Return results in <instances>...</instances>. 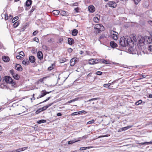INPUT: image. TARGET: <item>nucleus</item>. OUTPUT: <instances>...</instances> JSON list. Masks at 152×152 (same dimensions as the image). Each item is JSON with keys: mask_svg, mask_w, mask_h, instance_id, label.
Returning a JSON list of instances; mask_svg holds the SVG:
<instances>
[{"mask_svg": "<svg viewBox=\"0 0 152 152\" xmlns=\"http://www.w3.org/2000/svg\"><path fill=\"white\" fill-rule=\"evenodd\" d=\"M4 80L5 81L8 83L11 84L13 85L16 84L15 82L13 81L12 78L9 76H5Z\"/></svg>", "mask_w": 152, "mask_h": 152, "instance_id": "nucleus-4", "label": "nucleus"}, {"mask_svg": "<svg viewBox=\"0 0 152 152\" xmlns=\"http://www.w3.org/2000/svg\"><path fill=\"white\" fill-rule=\"evenodd\" d=\"M141 0H134V3L135 4H138V3Z\"/></svg>", "mask_w": 152, "mask_h": 152, "instance_id": "nucleus-49", "label": "nucleus"}, {"mask_svg": "<svg viewBox=\"0 0 152 152\" xmlns=\"http://www.w3.org/2000/svg\"><path fill=\"white\" fill-rule=\"evenodd\" d=\"M42 48L43 49H44L46 50H47L48 49V47L46 45H43L42 46Z\"/></svg>", "mask_w": 152, "mask_h": 152, "instance_id": "nucleus-54", "label": "nucleus"}, {"mask_svg": "<svg viewBox=\"0 0 152 152\" xmlns=\"http://www.w3.org/2000/svg\"><path fill=\"white\" fill-rule=\"evenodd\" d=\"M19 54L20 55H21L22 56H24V53H23V52L22 51H20L19 53Z\"/></svg>", "mask_w": 152, "mask_h": 152, "instance_id": "nucleus-57", "label": "nucleus"}, {"mask_svg": "<svg viewBox=\"0 0 152 152\" xmlns=\"http://www.w3.org/2000/svg\"><path fill=\"white\" fill-rule=\"evenodd\" d=\"M29 59L31 63H34L35 61V58L34 56H31L29 57Z\"/></svg>", "mask_w": 152, "mask_h": 152, "instance_id": "nucleus-20", "label": "nucleus"}, {"mask_svg": "<svg viewBox=\"0 0 152 152\" xmlns=\"http://www.w3.org/2000/svg\"><path fill=\"white\" fill-rule=\"evenodd\" d=\"M78 33V30L76 29H74L72 32V35L73 36H76Z\"/></svg>", "mask_w": 152, "mask_h": 152, "instance_id": "nucleus-26", "label": "nucleus"}, {"mask_svg": "<svg viewBox=\"0 0 152 152\" xmlns=\"http://www.w3.org/2000/svg\"><path fill=\"white\" fill-rule=\"evenodd\" d=\"M28 148L27 147H25L23 148H20L19 149H16L15 150L13 151V152H19L21 151H24L25 150L27 149Z\"/></svg>", "mask_w": 152, "mask_h": 152, "instance_id": "nucleus-17", "label": "nucleus"}, {"mask_svg": "<svg viewBox=\"0 0 152 152\" xmlns=\"http://www.w3.org/2000/svg\"><path fill=\"white\" fill-rule=\"evenodd\" d=\"M79 4L78 2H76L73 4L72 6H77Z\"/></svg>", "mask_w": 152, "mask_h": 152, "instance_id": "nucleus-58", "label": "nucleus"}, {"mask_svg": "<svg viewBox=\"0 0 152 152\" xmlns=\"http://www.w3.org/2000/svg\"><path fill=\"white\" fill-rule=\"evenodd\" d=\"M5 19L6 20H8V16L7 14H5Z\"/></svg>", "mask_w": 152, "mask_h": 152, "instance_id": "nucleus-56", "label": "nucleus"}, {"mask_svg": "<svg viewBox=\"0 0 152 152\" xmlns=\"http://www.w3.org/2000/svg\"><path fill=\"white\" fill-rule=\"evenodd\" d=\"M146 145H148L150 144H152V141H150L149 142H146Z\"/></svg>", "mask_w": 152, "mask_h": 152, "instance_id": "nucleus-64", "label": "nucleus"}, {"mask_svg": "<svg viewBox=\"0 0 152 152\" xmlns=\"http://www.w3.org/2000/svg\"><path fill=\"white\" fill-rule=\"evenodd\" d=\"M50 97H48L46 100H45L44 101H43L42 102H41L39 103V104H37V105H38V104H41V103H42L45 102H47V101L48 100L50 99Z\"/></svg>", "mask_w": 152, "mask_h": 152, "instance_id": "nucleus-41", "label": "nucleus"}, {"mask_svg": "<svg viewBox=\"0 0 152 152\" xmlns=\"http://www.w3.org/2000/svg\"><path fill=\"white\" fill-rule=\"evenodd\" d=\"M63 40V38L62 37H61L59 38V42L60 43H61Z\"/></svg>", "mask_w": 152, "mask_h": 152, "instance_id": "nucleus-47", "label": "nucleus"}, {"mask_svg": "<svg viewBox=\"0 0 152 152\" xmlns=\"http://www.w3.org/2000/svg\"><path fill=\"white\" fill-rule=\"evenodd\" d=\"M79 141H80V140H77L76 139H74L72 140L68 141V143L69 145L75 142H77Z\"/></svg>", "mask_w": 152, "mask_h": 152, "instance_id": "nucleus-19", "label": "nucleus"}, {"mask_svg": "<svg viewBox=\"0 0 152 152\" xmlns=\"http://www.w3.org/2000/svg\"><path fill=\"white\" fill-rule=\"evenodd\" d=\"M91 148V147H81L80 149V151L85 150L87 149H89L90 148Z\"/></svg>", "mask_w": 152, "mask_h": 152, "instance_id": "nucleus-33", "label": "nucleus"}, {"mask_svg": "<svg viewBox=\"0 0 152 152\" xmlns=\"http://www.w3.org/2000/svg\"><path fill=\"white\" fill-rule=\"evenodd\" d=\"M99 99V98H92L91 99H89L88 101V102H91V101H93V100H95L97 99Z\"/></svg>", "mask_w": 152, "mask_h": 152, "instance_id": "nucleus-51", "label": "nucleus"}, {"mask_svg": "<svg viewBox=\"0 0 152 152\" xmlns=\"http://www.w3.org/2000/svg\"><path fill=\"white\" fill-rule=\"evenodd\" d=\"M94 29H95L96 32L99 33L101 32L104 31L105 28L102 24H98L96 25L94 27Z\"/></svg>", "mask_w": 152, "mask_h": 152, "instance_id": "nucleus-3", "label": "nucleus"}, {"mask_svg": "<svg viewBox=\"0 0 152 152\" xmlns=\"http://www.w3.org/2000/svg\"><path fill=\"white\" fill-rule=\"evenodd\" d=\"M110 46L113 48H115L117 47V44L114 42L111 41L110 42Z\"/></svg>", "mask_w": 152, "mask_h": 152, "instance_id": "nucleus-22", "label": "nucleus"}, {"mask_svg": "<svg viewBox=\"0 0 152 152\" xmlns=\"http://www.w3.org/2000/svg\"><path fill=\"white\" fill-rule=\"evenodd\" d=\"M95 121L94 120H92V121H89L87 123V124H91L93 123Z\"/></svg>", "mask_w": 152, "mask_h": 152, "instance_id": "nucleus-52", "label": "nucleus"}, {"mask_svg": "<svg viewBox=\"0 0 152 152\" xmlns=\"http://www.w3.org/2000/svg\"><path fill=\"white\" fill-rule=\"evenodd\" d=\"M145 43L146 42L144 37H142L139 40L138 42L140 45L142 46L145 44Z\"/></svg>", "mask_w": 152, "mask_h": 152, "instance_id": "nucleus-6", "label": "nucleus"}, {"mask_svg": "<svg viewBox=\"0 0 152 152\" xmlns=\"http://www.w3.org/2000/svg\"><path fill=\"white\" fill-rule=\"evenodd\" d=\"M20 23L19 21H17L13 24V26L14 28L17 27L19 24Z\"/></svg>", "mask_w": 152, "mask_h": 152, "instance_id": "nucleus-35", "label": "nucleus"}, {"mask_svg": "<svg viewBox=\"0 0 152 152\" xmlns=\"http://www.w3.org/2000/svg\"><path fill=\"white\" fill-rule=\"evenodd\" d=\"M38 33V31H36L34 32L33 33V35L34 36H35Z\"/></svg>", "mask_w": 152, "mask_h": 152, "instance_id": "nucleus-60", "label": "nucleus"}, {"mask_svg": "<svg viewBox=\"0 0 152 152\" xmlns=\"http://www.w3.org/2000/svg\"><path fill=\"white\" fill-rule=\"evenodd\" d=\"M102 72L101 71H97L96 73V74L99 75H101L102 74Z\"/></svg>", "mask_w": 152, "mask_h": 152, "instance_id": "nucleus-50", "label": "nucleus"}, {"mask_svg": "<svg viewBox=\"0 0 152 152\" xmlns=\"http://www.w3.org/2000/svg\"><path fill=\"white\" fill-rule=\"evenodd\" d=\"M118 33L113 31H111L110 32V37L115 40H117L118 37Z\"/></svg>", "mask_w": 152, "mask_h": 152, "instance_id": "nucleus-5", "label": "nucleus"}, {"mask_svg": "<svg viewBox=\"0 0 152 152\" xmlns=\"http://www.w3.org/2000/svg\"><path fill=\"white\" fill-rule=\"evenodd\" d=\"M10 72L11 73V75H12V76L14 75L15 74V73L14 70H13V69H11V70H10Z\"/></svg>", "mask_w": 152, "mask_h": 152, "instance_id": "nucleus-43", "label": "nucleus"}, {"mask_svg": "<svg viewBox=\"0 0 152 152\" xmlns=\"http://www.w3.org/2000/svg\"><path fill=\"white\" fill-rule=\"evenodd\" d=\"M108 5L109 7H113V8H115L117 6L116 3L113 1H109L108 3Z\"/></svg>", "mask_w": 152, "mask_h": 152, "instance_id": "nucleus-7", "label": "nucleus"}, {"mask_svg": "<svg viewBox=\"0 0 152 152\" xmlns=\"http://www.w3.org/2000/svg\"><path fill=\"white\" fill-rule=\"evenodd\" d=\"M33 40L35 41V42H39V39L37 38H36V37H35L34 38V39Z\"/></svg>", "mask_w": 152, "mask_h": 152, "instance_id": "nucleus-55", "label": "nucleus"}, {"mask_svg": "<svg viewBox=\"0 0 152 152\" xmlns=\"http://www.w3.org/2000/svg\"><path fill=\"white\" fill-rule=\"evenodd\" d=\"M110 85V83L105 84L103 85V86L104 87L108 88Z\"/></svg>", "mask_w": 152, "mask_h": 152, "instance_id": "nucleus-46", "label": "nucleus"}, {"mask_svg": "<svg viewBox=\"0 0 152 152\" xmlns=\"http://www.w3.org/2000/svg\"><path fill=\"white\" fill-rule=\"evenodd\" d=\"M148 49L150 52L152 54V45H150L148 46Z\"/></svg>", "mask_w": 152, "mask_h": 152, "instance_id": "nucleus-34", "label": "nucleus"}, {"mask_svg": "<svg viewBox=\"0 0 152 152\" xmlns=\"http://www.w3.org/2000/svg\"><path fill=\"white\" fill-rule=\"evenodd\" d=\"M94 61L95 64L99 63H101L102 62L101 59H94Z\"/></svg>", "mask_w": 152, "mask_h": 152, "instance_id": "nucleus-37", "label": "nucleus"}, {"mask_svg": "<svg viewBox=\"0 0 152 152\" xmlns=\"http://www.w3.org/2000/svg\"><path fill=\"white\" fill-rule=\"evenodd\" d=\"M13 18V16L12 15H10L8 16V20H11Z\"/></svg>", "mask_w": 152, "mask_h": 152, "instance_id": "nucleus-61", "label": "nucleus"}, {"mask_svg": "<svg viewBox=\"0 0 152 152\" xmlns=\"http://www.w3.org/2000/svg\"><path fill=\"white\" fill-rule=\"evenodd\" d=\"M2 59L4 62H8L10 61V58L8 56H3L2 57Z\"/></svg>", "mask_w": 152, "mask_h": 152, "instance_id": "nucleus-14", "label": "nucleus"}, {"mask_svg": "<svg viewBox=\"0 0 152 152\" xmlns=\"http://www.w3.org/2000/svg\"><path fill=\"white\" fill-rule=\"evenodd\" d=\"M15 69L16 70L19 71H21L23 70V68L21 66L18 64H15Z\"/></svg>", "mask_w": 152, "mask_h": 152, "instance_id": "nucleus-9", "label": "nucleus"}, {"mask_svg": "<svg viewBox=\"0 0 152 152\" xmlns=\"http://www.w3.org/2000/svg\"><path fill=\"white\" fill-rule=\"evenodd\" d=\"M106 37L104 34H102L100 36L99 39V41H100L101 44L102 43L101 42L103 41V39Z\"/></svg>", "mask_w": 152, "mask_h": 152, "instance_id": "nucleus-21", "label": "nucleus"}, {"mask_svg": "<svg viewBox=\"0 0 152 152\" xmlns=\"http://www.w3.org/2000/svg\"><path fill=\"white\" fill-rule=\"evenodd\" d=\"M77 62V60L75 59V58H72L70 61V65L71 66H73Z\"/></svg>", "mask_w": 152, "mask_h": 152, "instance_id": "nucleus-16", "label": "nucleus"}, {"mask_svg": "<svg viewBox=\"0 0 152 152\" xmlns=\"http://www.w3.org/2000/svg\"><path fill=\"white\" fill-rule=\"evenodd\" d=\"M87 137H88V135H86L83 136L82 137H79L78 138L80 139V138H82L83 139V138L86 139L87 138Z\"/></svg>", "mask_w": 152, "mask_h": 152, "instance_id": "nucleus-59", "label": "nucleus"}, {"mask_svg": "<svg viewBox=\"0 0 152 152\" xmlns=\"http://www.w3.org/2000/svg\"><path fill=\"white\" fill-rule=\"evenodd\" d=\"M78 113H79L78 114L79 115L81 114L82 113L86 114L87 113V112L85 110H82L80 111H79L78 112Z\"/></svg>", "mask_w": 152, "mask_h": 152, "instance_id": "nucleus-42", "label": "nucleus"}, {"mask_svg": "<svg viewBox=\"0 0 152 152\" xmlns=\"http://www.w3.org/2000/svg\"><path fill=\"white\" fill-rule=\"evenodd\" d=\"M138 144L140 145H146V142L139 143Z\"/></svg>", "mask_w": 152, "mask_h": 152, "instance_id": "nucleus-62", "label": "nucleus"}, {"mask_svg": "<svg viewBox=\"0 0 152 152\" xmlns=\"http://www.w3.org/2000/svg\"><path fill=\"white\" fill-rule=\"evenodd\" d=\"M18 16L15 17L13 18L12 21V23H14V22L18 20Z\"/></svg>", "mask_w": 152, "mask_h": 152, "instance_id": "nucleus-38", "label": "nucleus"}, {"mask_svg": "<svg viewBox=\"0 0 152 152\" xmlns=\"http://www.w3.org/2000/svg\"><path fill=\"white\" fill-rule=\"evenodd\" d=\"M29 62L28 61V59H26V61L25 60H23L22 62V64L25 65H28L29 64Z\"/></svg>", "mask_w": 152, "mask_h": 152, "instance_id": "nucleus-28", "label": "nucleus"}, {"mask_svg": "<svg viewBox=\"0 0 152 152\" xmlns=\"http://www.w3.org/2000/svg\"><path fill=\"white\" fill-rule=\"evenodd\" d=\"M101 62H102L104 64H110L109 62L108 61H107L106 60H104V59L102 60Z\"/></svg>", "mask_w": 152, "mask_h": 152, "instance_id": "nucleus-39", "label": "nucleus"}, {"mask_svg": "<svg viewBox=\"0 0 152 152\" xmlns=\"http://www.w3.org/2000/svg\"><path fill=\"white\" fill-rule=\"evenodd\" d=\"M61 63H64L66 61V59L64 58H62L60 59Z\"/></svg>", "mask_w": 152, "mask_h": 152, "instance_id": "nucleus-45", "label": "nucleus"}, {"mask_svg": "<svg viewBox=\"0 0 152 152\" xmlns=\"http://www.w3.org/2000/svg\"><path fill=\"white\" fill-rule=\"evenodd\" d=\"M142 102V101L141 100H140L136 102L135 104L136 105H138L139 104H141Z\"/></svg>", "mask_w": 152, "mask_h": 152, "instance_id": "nucleus-36", "label": "nucleus"}, {"mask_svg": "<svg viewBox=\"0 0 152 152\" xmlns=\"http://www.w3.org/2000/svg\"><path fill=\"white\" fill-rule=\"evenodd\" d=\"M144 38H145L146 42L148 43H151L152 42V39L151 37L145 36Z\"/></svg>", "mask_w": 152, "mask_h": 152, "instance_id": "nucleus-10", "label": "nucleus"}, {"mask_svg": "<svg viewBox=\"0 0 152 152\" xmlns=\"http://www.w3.org/2000/svg\"><path fill=\"white\" fill-rule=\"evenodd\" d=\"M46 121L44 119H42V120H39L37 121V123H38V124H41V123H46Z\"/></svg>", "mask_w": 152, "mask_h": 152, "instance_id": "nucleus-29", "label": "nucleus"}, {"mask_svg": "<svg viewBox=\"0 0 152 152\" xmlns=\"http://www.w3.org/2000/svg\"><path fill=\"white\" fill-rule=\"evenodd\" d=\"M138 75H139L140 78L138 79H137L138 80H140L142 78H145L147 76H148V75H145L143 74H139Z\"/></svg>", "mask_w": 152, "mask_h": 152, "instance_id": "nucleus-24", "label": "nucleus"}, {"mask_svg": "<svg viewBox=\"0 0 152 152\" xmlns=\"http://www.w3.org/2000/svg\"><path fill=\"white\" fill-rule=\"evenodd\" d=\"M53 103H50L47 105L44 106L41 108H40L42 111H43L46 110L49 107L51 106L52 104H53Z\"/></svg>", "mask_w": 152, "mask_h": 152, "instance_id": "nucleus-11", "label": "nucleus"}, {"mask_svg": "<svg viewBox=\"0 0 152 152\" xmlns=\"http://www.w3.org/2000/svg\"><path fill=\"white\" fill-rule=\"evenodd\" d=\"M53 13L55 15H58L60 13V11L58 10H54L53 11Z\"/></svg>", "mask_w": 152, "mask_h": 152, "instance_id": "nucleus-30", "label": "nucleus"}, {"mask_svg": "<svg viewBox=\"0 0 152 152\" xmlns=\"http://www.w3.org/2000/svg\"><path fill=\"white\" fill-rule=\"evenodd\" d=\"M15 79L18 80L19 79L20 76L17 74H15L14 75L12 76Z\"/></svg>", "mask_w": 152, "mask_h": 152, "instance_id": "nucleus-27", "label": "nucleus"}, {"mask_svg": "<svg viewBox=\"0 0 152 152\" xmlns=\"http://www.w3.org/2000/svg\"><path fill=\"white\" fill-rule=\"evenodd\" d=\"M120 45L123 47L129 46L134 45V42L129 37L126 36L121 37L120 40Z\"/></svg>", "mask_w": 152, "mask_h": 152, "instance_id": "nucleus-1", "label": "nucleus"}, {"mask_svg": "<svg viewBox=\"0 0 152 152\" xmlns=\"http://www.w3.org/2000/svg\"><path fill=\"white\" fill-rule=\"evenodd\" d=\"M32 3V1L31 0H27L26 2V5L27 7H29Z\"/></svg>", "mask_w": 152, "mask_h": 152, "instance_id": "nucleus-23", "label": "nucleus"}, {"mask_svg": "<svg viewBox=\"0 0 152 152\" xmlns=\"http://www.w3.org/2000/svg\"><path fill=\"white\" fill-rule=\"evenodd\" d=\"M46 95V93H45V90H42L41 91L40 94L37 98V99H38L42 98L45 96Z\"/></svg>", "mask_w": 152, "mask_h": 152, "instance_id": "nucleus-15", "label": "nucleus"}, {"mask_svg": "<svg viewBox=\"0 0 152 152\" xmlns=\"http://www.w3.org/2000/svg\"><path fill=\"white\" fill-rule=\"evenodd\" d=\"M132 127V126H129L121 128L118 130V132H121L130 129Z\"/></svg>", "mask_w": 152, "mask_h": 152, "instance_id": "nucleus-8", "label": "nucleus"}, {"mask_svg": "<svg viewBox=\"0 0 152 152\" xmlns=\"http://www.w3.org/2000/svg\"><path fill=\"white\" fill-rule=\"evenodd\" d=\"M95 8L93 5H90L88 7V11L91 12H94L95 11Z\"/></svg>", "mask_w": 152, "mask_h": 152, "instance_id": "nucleus-13", "label": "nucleus"}, {"mask_svg": "<svg viewBox=\"0 0 152 152\" xmlns=\"http://www.w3.org/2000/svg\"><path fill=\"white\" fill-rule=\"evenodd\" d=\"M79 113H78V112H76L73 113H72L71 114V116H75L76 115H79Z\"/></svg>", "mask_w": 152, "mask_h": 152, "instance_id": "nucleus-40", "label": "nucleus"}, {"mask_svg": "<svg viewBox=\"0 0 152 152\" xmlns=\"http://www.w3.org/2000/svg\"><path fill=\"white\" fill-rule=\"evenodd\" d=\"M94 21L96 23H98L99 22V19L97 17H94L93 19Z\"/></svg>", "mask_w": 152, "mask_h": 152, "instance_id": "nucleus-32", "label": "nucleus"}, {"mask_svg": "<svg viewBox=\"0 0 152 152\" xmlns=\"http://www.w3.org/2000/svg\"><path fill=\"white\" fill-rule=\"evenodd\" d=\"M16 58L18 59H20L22 60L23 58L21 56L18 55L16 57Z\"/></svg>", "mask_w": 152, "mask_h": 152, "instance_id": "nucleus-53", "label": "nucleus"}, {"mask_svg": "<svg viewBox=\"0 0 152 152\" xmlns=\"http://www.w3.org/2000/svg\"><path fill=\"white\" fill-rule=\"evenodd\" d=\"M41 112H42V111L41 110V108H40L37 110L36 111L35 113L36 114H38L40 113Z\"/></svg>", "mask_w": 152, "mask_h": 152, "instance_id": "nucleus-44", "label": "nucleus"}, {"mask_svg": "<svg viewBox=\"0 0 152 152\" xmlns=\"http://www.w3.org/2000/svg\"><path fill=\"white\" fill-rule=\"evenodd\" d=\"M94 61V59H91L89 60L88 63L90 64H95Z\"/></svg>", "mask_w": 152, "mask_h": 152, "instance_id": "nucleus-31", "label": "nucleus"}, {"mask_svg": "<svg viewBox=\"0 0 152 152\" xmlns=\"http://www.w3.org/2000/svg\"><path fill=\"white\" fill-rule=\"evenodd\" d=\"M75 10L76 12L78 13L79 12V8L78 7L75 8Z\"/></svg>", "mask_w": 152, "mask_h": 152, "instance_id": "nucleus-63", "label": "nucleus"}, {"mask_svg": "<svg viewBox=\"0 0 152 152\" xmlns=\"http://www.w3.org/2000/svg\"><path fill=\"white\" fill-rule=\"evenodd\" d=\"M36 8L35 7H32L30 11V14H31L35 10Z\"/></svg>", "mask_w": 152, "mask_h": 152, "instance_id": "nucleus-48", "label": "nucleus"}, {"mask_svg": "<svg viewBox=\"0 0 152 152\" xmlns=\"http://www.w3.org/2000/svg\"><path fill=\"white\" fill-rule=\"evenodd\" d=\"M37 57L39 59L41 60L43 58V55L41 51H38L37 53Z\"/></svg>", "mask_w": 152, "mask_h": 152, "instance_id": "nucleus-12", "label": "nucleus"}, {"mask_svg": "<svg viewBox=\"0 0 152 152\" xmlns=\"http://www.w3.org/2000/svg\"><path fill=\"white\" fill-rule=\"evenodd\" d=\"M68 44L70 45H72L75 42L74 39L71 38H68Z\"/></svg>", "mask_w": 152, "mask_h": 152, "instance_id": "nucleus-18", "label": "nucleus"}, {"mask_svg": "<svg viewBox=\"0 0 152 152\" xmlns=\"http://www.w3.org/2000/svg\"><path fill=\"white\" fill-rule=\"evenodd\" d=\"M129 48L128 49V51L131 54H137L138 55H139V53L137 51L136 47L133 46H129Z\"/></svg>", "mask_w": 152, "mask_h": 152, "instance_id": "nucleus-2", "label": "nucleus"}, {"mask_svg": "<svg viewBox=\"0 0 152 152\" xmlns=\"http://www.w3.org/2000/svg\"><path fill=\"white\" fill-rule=\"evenodd\" d=\"M68 12L66 11H61L60 13V14L63 16H66Z\"/></svg>", "mask_w": 152, "mask_h": 152, "instance_id": "nucleus-25", "label": "nucleus"}]
</instances>
